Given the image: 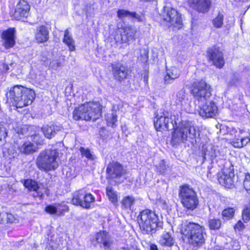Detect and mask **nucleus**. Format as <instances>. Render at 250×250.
Wrapping results in <instances>:
<instances>
[{
	"label": "nucleus",
	"instance_id": "f257e3e1",
	"mask_svg": "<svg viewBox=\"0 0 250 250\" xmlns=\"http://www.w3.org/2000/svg\"><path fill=\"white\" fill-rule=\"evenodd\" d=\"M154 125L155 129L160 131L174 129L171 139L173 146L186 144L187 142L193 145L196 143L197 135H199L191 123L183 121L178 114H172L162 110L156 113Z\"/></svg>",
	"mask_w": 250,
	"mask_h": 250
},
{
	"label": "nucleus",
	"instance_id": "f03ea898",
	"mask_svg": "<svg viewBox=\"0 0 250 250\" xmlns=\"http://www.w3.org/2000/svg\"><path fill=\"white\" fill-rule=\"evenodd\" d=\"M204 229L198 224L189 223L183 225L181 231L183 239L193 249H196L205 242Z\"/></svg>",
	"mask_w": 250,
	"mask_h": 250
},
{
	"label": "nucleus",
	"instance_id": "7ed1b4c3",
	"mask_svg": "<svg viewBox=\"0 0 250 250\" xmlns=\"http://www.w3.org/2000/svg\"><path fill=\"white\" fill-rule=\"evenodd\" d=\"M138 222L144 233L152 234L162 226V223L159 221L158 215L149 209L144 210L140 213Z\"/></svg>",
	"mask_w": 250,
	"mask_h": 250
},
{
	"label": "nucleus",
	"instance_id": "20e7f679",
	"mask_svg": "<svg viewBox=\"0 0 250 250\" xmlns=\"http://www.w3.org/2000/svg\"><path fill=\"white\" fill-rule=\"evenodd\" d=\"M60 162L59 152L56 149H47L42 151L36 159L38 167L46 172L57 168Z\"/></svg>",
	"mask_w": 250,
	"mask_h": 250
},
{
	"label": "nucleus",
	"instance_id": "39448f33",
	"mask_svg": "<svg viewBox=\"0 0 250 250\" xmlns=\"http://www.w3.org/2000/svg\"><path fill=\"white\" fill-rule=\"evenodd\" d=\"M101 106L97 103H87L76 108L73 113L75 120L94 121L101 116Z\"/></svg>",
	"mask_w": 250,
	"mask_h": 250
},
{
	"label": "nucleus",
	"instance_id": "423d86ee",
	"mask_svg": "<svg viewBox=\"0 0 250 250\" xmlns=\"http://www.w3.org/2000/svg\"><path fill=\"white\" fill-rule=\"evenodd\" d=\"M179 197L183 206L188 210H194L199 204L196 193L187 185L180 187Z\"/></svg>",
	"mask_w": 250,
	"mask_h": 250
},
{
	"label": "nucleus",
	"instance_id": "0eeeda50",
	"mask_svg": "<svg viewBox=\"0 0 250 250\" xmlns=\"http://www.w3.org/2000/svg\"><path fill=\"white\" fill-rule=\"evenodd\" d=\"M191 91L193 97L198 102L199 104H204L211 96L210 86L203 81L193 83Z\"/></svg>",
	"mask_w": 250,
	"mask_h": 250
},
{
	"label": "nucleus",
	"instance_id": "6e6552de",
	"mask_svg": "<svg viewBox=\"0 0 250 250\" xmlns=\"http://www.w3.org/2000/svg\"><path fill=\"white\" fill-rule=\"evenodd\" d=\"M246 133L243 129L232 128L228 132V140L234 147H243L250 142V138L243 135Z\"/></svg>",
	"mask_w": 250,
	"mask_h": 250
},
{
	"label": "nucleus",
	"instance_id": "1a4fd4ad",
	"mask_svg": "<svg viewBox=\"0 0 250 250\" xmlns=\"http://www.w3.org/2000/svg\"><path fill=\"white\" fill-rule=\"evenodd\" d=\"M161 16L165 21L169 23V26H172L178 29L182 27V21L181 15L174 8L165 6Z\"/></svg>",
	"mask_w": 250,
	"mask_h": 250
},
{
	"label": "nucleus",
	"instance_id": "9d476101",
	"mask_svg": "<svg viewBox=\"0 0 250 250\" xmlns=\"http://www.w3.org/2000/svg\"><path fill=\"white\" fill-rule=\"evenodd\" d=\"M24 87L21 85H15L11 87L6 93V97L13 104L17 107L18 106L22 105L23 102H21L20 99L24 92Z\"/></svg>",
	"mask_w": 250,
	"mask_h": 250
},
{
	"label": "nucleus",
	"instance_id": "9b49d317",
	"mask_svg": "<svg viewBox=\"0 0 250 250\" xmlns=\"http://www.w3.org/2000/svg\"><path fill=\"white\" fill-rule=\"evenodd\" d=\"M203 104H199L200 108L199 111V115L206 118H212L216 115L218 113V107L216 104L212 101L205 102Z\"/></svg>",
	"mask_w": 250,
	"mask_h": 250
},
{
	"label": "nucleus",
	"instance_id": "f8f14e48",
	"mask_svg": "<svg viewBox=\"0 0 250 250\" xmlns=\"http://www.w3.org/2000/svg\"><path fill=\"white\" fill-rule=\"evenodd\" d=\"M234 174L230 168H225L218 173L219 183L227 188H230L233 185V178Z\"/></svg>",
	"mask_w": 250,
	"mask_h": 250
},
{
	"label": "nucleus",
	"instance_id": "ddd939ff",
	"mask_svg": "<svg viewBox=\"0 0 250 250\" xmlns=\"http://www.w3.org/2000/svg\"><path fill=\"white\" fill-rule=\"evenodd\" d=\"M120 37L117 36L115 39L117 42H127L130 40H134L136 33V30L130 26H125L121 28Z\"/></svg>",
	"mask_w": 250,
	"mask_h": 250
},
{
	"label": "nucleus",
	"instance_id": "4468645a",
	"mask_svg": "<svg viewBox=\"0 0 250 250\" xmlns=\"http://www.w3.org/2000/svg\"><path fill=\"white\" fill-rule=\"evenodd\" d=\"M175 101L187 112L191 113L193 111L194 109L191 105L190 100L187 98L185 90H182L177 93Z\"/></svg>",
	"mask_w": 250,
	"mask_h": 250
},
{
	"label": "nucleus",
	"instance_id": "2eb2a0df",
	"mask_svg": "<svg viewBox=\"0 0 250 250\" xmlns=\"http://www.w3.org/2000/svg\"><path fill=\"white\" fill-rule=\"evenodd\" d=\"M30 5L24 0H20L16 6L14 16L18 20L27 17L30 11Z\"/></svg>",
	"mask_w": 250,
	"mask_h": 250
},
{
	"label": "nucleus",
	"instance_id": "dca6fc26",
	"mask_svg": "<svg viewBox=\"0 0 250 250\" xmlns=\"http://www.w3.org/2000/svg\"><path fill=\"white\" fill-rule=\"evenodd\" d=\"M106 172L108 178L110 179H117L122 176L123 168L119 163L112 162L108 165Z\"/></svg>",
	"mask_w": 250,
	"mask_h": 250
},
{
	"label": "nucleus",
	"instance_id": "f3484780",
	"mask_svg": "<svg viewBox=\"0 0 250 250\" xmlns=\"http://www.w3.org/2000/svg\"><path fill=\"white\" fill-rule=\"evenodd\" d=\"M208 57L213 64L218 68H222L224 64L223 53L218 48H214L208 51Z\"/></svg>",
	"mask_w": 250,
	"mask_h": 250
},
{
	"label": "nucleus",
	"instance_id": "a211bd4d",
	"mask_svg": "<svg viewBox=\"0 0 250 250\" xmlns=\"http://www.w3.org/2000/svg\"><path fill=\"white\" fill-rule=\"evenodd\" d=\"M190 6L195 10L205 13L207 12L211 5L210 0H189Z\"/></svg>",
	"mask_w": 250,
	"mask_h": 250
},
{
	"label": "nucleus",
	"instance_id": "6ab92c4d",
	"mask_svg": "<svg viewBox=\"0 0 250 250\" xmlns=\"http://www.w3.org/2000/svg\"><path fill=\"white\" fill-rule=\"evenodd\" d=\"M24 185L29 190L35 192L33 195L34 197L42 198L43 194L46 192V189L43 187H39L37 183L32 180H26Z\"/></svg>",
	"mask_w": 250,
	"mask_h": 250
},
{
	"label": "nucleus",
	"instance_id": "aec40b11",
	"mask_svg": "<svg viewBox=\"0 0 250 250\" xmlns=\"http://www.w3.org/2000/svg\"><path fill=\"white\" fill-rule=\"evenodd\" d=\"M35 40L38 43H43L49 39V31L45 25L38 26L35 33Z\"/></svg>",
	"mask_w": 250,
	"mask_h": 250
},
{
	"label": "nucleus",
	"instance_id": "412c9836",
	"mask_svg": "<svg viewBox=\"0 0 250 250\" xmlns=\"http://www.w3.org/2000/svg\"><path fill=\"white\" fill-rule=\"evenodd\" d=\"M96 239L97 243L102 244L105 249H110L113 243L111 237L106 231L97 233Z\"/></svg>",
	"mask_w": 250,
	"mask_h": 250
},
{
	"label": "nucleus",
	"instance_id": "4be33fe9",
	"mask_svg": "<svg viewBox=\"0 0 250 250\" xmlns=\"http://www.w3.org/2000/svg\"><path fill=\"white\" fill-rule=\"evenodd\" d=\"M23 91L24 92H22L23 94L20 100L23 102V104L21 106H18L17 108H22L31 104L35 98V92L32 89L25 87Z\"/></svg>",
	"mask_w": 250,
	"mask_h": 250
},
{
	"label": "nucleus",
	"instance_id": "5701e85b",
	"mask_svg": "<svg viewBox=\"0 0 250 250\" xmlns=\"http://www.w3.org/2000/svg\"><path fill=\"white\" fill-rule=\"evenodd\" d=\"M15 30L14 29H9L3 32L2 38L3 40V45L6 48L13 47L15 43L14 38Z\"/></svg>",
	"mask_w": 250,
	"mask_h": 250
},
{
	"label": "nucleus",
	"instance_id": "b1692460",
	"mask_svg": "<svg viewBox=\"0 0 250 250\" xmlns=\"http://www.w3.org/2000/svg\"><path fill=\"white\" fill-rule=\"evenodd\" d=\"M112 71L115 79L121 81L126 78L127 75V68L124 65L117 64L113 65Z\"/></svg>",
	"mask_w": 250,
	"mask_h": 250
},
{
	"label": "nucleus",
	"instance_id": "393cba45",
	"mask_svg": "<svg viewBox=\"0 0 250 250\" xmlns=\"http://www.w3.org/2000/svg\"><path fill=\"white\" fill-rule=\"evenodd\" d=\"M202 155L205 160H213L217 156L218 152L212 144L205 145L202 147Z\"/></svg>",
	"mask_w": 250,
	"mask_h": 250
},
{
	"label": "nucleus",
	"instance_id": "a878e982",
	"mask_svg": "<svg viewBox=\"0 0 250 250\" xmlns=\"http://www.w3.org/2000/svg\"><path fill=\"white\" fill-rule=\"evenodd\" d=\"M61 129V126L51 124L43 125L42 128V130L46 138L51 139L54 137L56 133L60 131Z\"/></svg>",
	"mask_w": 250,
	"mask_h": 250
},
{
	"label": "nucleus",
	"instance_id": "bb28decb",
	"mask_svg": "<svg viewBox=\"0 0 250 250\" xmlns=\"http://www.w3.org/2000/svg\"><path fill=\"white\" fill-rule=\"evenodd\" d=\"M180 75V70L176 67L173 66L167 69V74L165 77V83H171L174 80L178 78Z\"/></svg>",
	"mask_w": 250,
	"mask_h": 250
},
{
	"label": "nucleus",
	"instance_id": "cd10ccee",
	"mask_svg": "<svg viewBox=\"0 0 250 250\" xmlns=\"http://www.w3.org/2000/svg\"><path fill=\"white\" fill-rule=\"evenodd\" d=\"M20 152L24 154H32L37 150V145L29 141H27L19 146Z\"/></svg>",
	"mask_w": 250,
	"mask_h": 250
},
{
	"label": "nucleus",
	"instance_id": "c85d7f7f",
	"mask_svg": "<svg viewBox=\"0 0 250 250\" xmlns=\"http://www.w3.org/2000/svg\"><path fill=\"white\" fill-rule=\"evenodd\" d=\"M105 120L108 126H110L112 127H116L117 125V116L116 111L112 110L111 112L108 113L105 115Z\"/></svg>",
	"mask_w": 250,
	"mask_h": 250
},
{
	"label": "nucleus",
	"instance_id": "c756f323",
	"mask_svg": "<svg viewBox=\"0 0 250 250\" xmlns=\"http://www.w3.org/2000/svg\"><path fill=\"white\" fill-rule=\"evenodd\" d=\"M63 42L68 46L70 51L75 50V42L67 29L64 31Z\"/></svg>",
	"mask_w": 250,
	"mask_h": 250
},
{
	"label": "nucleus",
	"instance_id": "7c9ffc66",
	"mask_svg": "<svg viewBox=\"0 0 250 250\" xmlns=\"http://www.w3.org/2000/svg\"><path fill=\"white\" fill-rule=\"evenodd\" d=\"M159 242L162 246L170 247L174 244V240L169 232H166L162 235Z\"/></svg>",
	"mask_w": 250,
	"mask_h": 250
},
{
	"label": "nucleus",
	"instance_id": "2f4dec72",
	"mask_svg": "<svg viewBox=\"0 0 250 250\" xmlns=\"http://www.w3.org/2000/svg\"><path fill=\"white\" fill-rule=\"evenodd\" d=\"M84 197L82 199V207L85 208H89L90 207L91 204L95 201V198L90 193H87L84 190Z\"/></svg>",
	"mask_w": 250,
	"mask_h": 250
},
{
	"label": "nucleus",
	"instance_id": "473e14b6",
	"mask_svg": "<svg viewBox=\"0 0 250 250\" xmlns=\"http://www.w3.org/2000/svg\"><path fill=\"white\" fill-rule=\"evenodd\" d=\"M84 190L81 189L75 192L73 194L72 203L73 205L80 206L82 207V199L83 198Z\"/></svg>",
	"mask_w": 250,
	"mask_h": 250
},
{
	"label": "nucleus",
	"instance_id": "72a5a7b5",
	"mask_svg": "<svg viewBox=\"0 0 250 250\" xmlns=\"http://www.w3.org/2000/svg\"><path fill=\"white\" fill-rule=\"evenodd\" d=\"M106 195L109 200L114 205H116L118 202V196L116 191H115L111 187L106 188Z\"/></svg>",
	"mask_w": 250,
	"mask_h": 250
},
{
	"label": "nucleus",
	"instance_id": "f704fd0d",
	"mask_svg": "<svg viewBox=\"0 0 250 250\" xmlns=\"http://www.w3.org/2000/svg\"><path fill=\"white\" fill-rule=\"evenodd\" d=\"M135 202L134 198L130 196L125 197L122 200V208L125 209H131Z\"/></svg>",
	"mask_w": 250,
	"mask_h": 250
},
{
	"label": "nucleus",
	"instance_id": "c9c22d12",
	"mask_svg": "<svg viewBox=\"0 0 250 250\" xmlns=\"http://www.w3.org/2000/svg\"><path fill=\"white\" fill-rule=\"evenodd\" d=\"M80 151L83 157H85L89 160L93 161L96 158L93 152L87 148L81 147Z\"/></svg>",
	"mask_w": 250,
	"mask_h": 250
},
{
	"label": "nucleus",
	"instance_id": "e433bc0d",
	"mask_svg": "<svg viewBox=\"0 0 250 250\" xmlns=\"http://www.w3.org/2000/svg\"><path fill=\"white\" fill-rule=\"evenodd\" d=\"M208 224L210 229H218L221 226V221L219 219L209 218Z\"/></svg>",
	"mask_w": 250,
	"mask_h": 250
},
{
	"label": "nucleus",
	"instance_id": "4c0bfd02",
	"mask_svg": "<svg viewBox=\"0 0 250 250\" xmlns=\"http://www.w3.org/2000/svg\"><path fill=\"white\" fill-rule=\"evenodd\" d=\"M57 214L58 215H63L65 212L68 211V206L63 202L61 203H56Z\"/></svg>",
	"mask_w": 250,
	"mask_h": 250
},
{
	"label": "nucleus",
	"instance_id": "58836bf2",
	"mask_svg": "<svg viewBox=\"0 0 250 250\" xmlns=\"http://www.w3.org/2000/svg\"><path fill=\"white\" fill-rule=\"evenodd\" d=\"M235 209L233 208H228L225 209L222 212V215L224 218L229 220L234 216Z\"/></svg>",
	"mask_w": 250,
	"mask_h": 250
},
{
	"label": "nucleus",
	"instance_id": "ea45409f",
	"mask_svg": "<svg viewBox=\"0 0 250 250\" xmlns=\"http://www.w3.org/2000/svg\"><path fill=\"white\" fill-rule=\"evenodd\" d=\"M140 60L143 62H146L148 59V53H149L148 49L146 48H142L140 49Z\"/></svg>",
	"mask_w": 250,
	"mask_h": 250
},
{
	"label": "nucleus",
	"instance_id": "a19ab883",
	"mask_svg": "<svg viewBox=\"0 0 250 250\" xmlns=\"http://www.w3.org/2000/svg\"><path fill=\"white\" fill-rule=\"evenodd\" d=\"M132 15V12L125 10H119L117 12L118 17L121 20H124L126 18H130Z\"/></svg>",
	"mask_w": 250,
	"mask_h": 250
},
{
	"label": "nucleus",
	"instance_id": "79ce46f5",
	"mask_svg": "<svg viewBox=\"0 0 250 250\" xmlns=\"http://www.w3.org/2000/svg\"><path fill=\"white\" fill-rule=\"evenodd\" d=\"M242 218L243 221L247 223L250 220V206L245 207L243 210Z\"/></svg>",
	"mask_w": 250,
	"mask_h": 250
},
{
	"label": "nucleus",
	"instance_id": "37998d69",
	"mask_svg": "<svg viewBox=\"0 0 250 250\" xmlns=\"http://www.w3.org/2000/svg\"><path fill=\"white\" fill-rule=\"evenodd\" d=\"M223 23V16L219 14L213 21V24L215 27L220 28Z\"/></svg>",
	"mask_w": 250,
	"mask_h": 250
},
{
	"label": "nucleus",
	"instance_id": "c03bdc74",
	"mask_svg": "<svg viewBox=\"0 0 250 250\" xmlns=\"http://www.w3.org/2000/svg\"><path fill=\"white\" fill-rule=\"evenodd\" d=\"M242 79L238 74H233L232 76L231 80L229 81V84L235 86L238 85L241 83Z\"/></svg>",
	"mask_w": 250,
	"mask_h": 250
},
{
	"label": "nucleus",
	"instance_id": "a18cd8bd",
	"mask_svg": "<svg viewBox=\"0 0 250 250\" xmlns=\"http://www.w3.org/2000/svg\"><path fill=\"white\" fill-rule=\"evenodd\" d=\"M243 185L246 190L250 194V175L249 173L246 174Z\"/></svg>",
	"mask_w": 250,
	"mask_h": 250
},
{
	"label": "nucleus",
	"instance_id": "49530a36",
	"mask_svg": "<svg viewBox=\"0 0 250 250\" xmlns=\"http://www.w3.org/2000/svg\"><path fill=\"white\" fill-rule=\"evenodd\" d=\"M56 204H54L53 205H49L46 207L45 208V211L48 213L51 214H54L55 213L57 214V209H56Z\"/></svg>",
	"mask_w": 250,
	"mask_h": 250
},
{
	"label": "nucleus",
	"instance_id": "de8ad7c7",
	"mask_svg": "<svg viewBox=\"0 0 250 250\" xmlns=\"http://www.w3.org/2000/svg\"><path fill=\"white\" fill-rule=\"evenodd\" d=\"M156 168L160 173H164L167 169V166L164 161H161L159 164L158 166H156Z\"/></svg>",
	"mask_w": 250,
	"mask_h": 250
},
{
	"label": "nucleus",
	"instance_id": "09e8293b",
	"mask_svg": "<svg viewBox=\"0 0 250 250\" xmlns=\"http://www.w3.org/2000/svg\"><path fill=\"white\" fill-rule=\"evenodd\" d=\"M130 18L138 21H143L144 20V16L139 15L135 12H132V15Z\"/></svg>",
	"mask_w": 250,
	"mask_h": 250
},
{
	"label": "nucleus",
	"instance_id": "8fccbe9b",
	"mask_svg": "<svg viewBox=\"0 0 250 250\" xmlns=\"http://www.w3.org/2000/svg\"><path fill=\"white\" fill-rule=\"evenodd\" d=\"M3 214H4V217L6 216L7 222H8V223L15 222L16 219L13 214H12L11 213H3Z\"/></svg>",
	"mask_w": 250,
	"mask_h": 250
},
{
	"label": "nucleus",
	"instance_id": "3c124183",
	"mask_svg": "<svg viewBox=\"0 0 250 250\" xmlns=\"http://www.w3.org/2000/svg\"><path fill=\"white\" fill-rule=\"evenodd\" d=\"M7 136L6 128L3 125H0V141Z\"/></svg>",
	"mask_w": 250,
	"mask_h": 250
},
{
	"label": "nucleus",
	"instance_id": "603ef678",
	"mask_svg": "<svg viewBox=\"0 0 250 250\" xmlns=\"http://www.w3.org/2000/svg\"><path fill=\"white\" fill-rule=\"evenodd\" d=\"M31 137L33 138V141L36 144H41L42 142V139L41 137H40V136L38 134H35L31 136Z\"/></svg>",
	"mask_w": 250,
	"mask_h": 250
},
{
	"label": "nucleus",
	"instance_id": "864d4df0",
	"mask_svg": "<svg viewBox=\"0 0 250 250\" xmlns=\"http://www.w3.org/2000/svg\"><path fill=\"white\" fill-rule=\"evenodd\" d=\"M244 225L243 223L241 221H239L234 227L235 229L238 230H241L243 229H244Z\"/></svg>",
	"mask_w": 250,
	"mask_h": 250
},
{
	"label": "nucleus",
	"instance_id": "5fc2aeb1",
	"mask_svg": "<svg viewBox=\"0 0 250 250\" xmlns=\"http://www.w3.org/2000/svg\"><path fill=\"white\" fill-rule=\"evenodd\" d=\"M50 66L54 69H56L57 67H60L61 66V62L57 61H53L50 62Z\"/></svg>",
	"mask_w": 250,
	"mask_h": 250
},
{
	"label": "nucleus",
	"instance_id": "6e6d98bb",
	"mask_svg": "<svg viewBox=\"0 0 250 250\" xmlns=\"http://www.w3.org/2000/svg\"><path fill=\"white\" fill-rule=\"evenodd\" d=\"M0 66H2L3 69H1V71L3 72H6L9 70L8 66L5 64V63H2Z\"/></svg>",
	"mask_w": 250,
	"mask_h": 250
},
{
	"label": "nucleus",
	"instance_id": "4d7b16f0",
	"mask_svg": "<svg viewBox=\"0 0 250 250\" xmlns=\"http://www.w3.org/2000/svg\"><path fill=\"white\" fill-rule=\"evenodd\" d=\"M150 250H159L158 247L155 244H151L150 246Z\"/></svg>",
	"mask_w": 250,
	"mask_h": 250
},
{
	"label": "nucleus",
	"instance_id": "13d9d810",
	"mask_svg": "<svg viewBox=\"0 0 250 250\" xmlns=\"http://www.w3.org/2000/svg\"><path fill=\"white\" fill-rule=\"evenodd\" d=\"M121 250H125V248L123 247L121 249ZM127 250H134V249L133 247H127Z\"/></svg>",
	"mask_w": 250,
	"mask_h": 250
},
{
	"label": "nucleus",
	"instance_id": "bf43d9fd",
	"mask_svg": "<svg viewBox=\"0 0 250 250\" xmlns=\"http://www.w3.org/2000/svg\"><path fill=\"white\" fill-rule=\"evenodd\" d=\"M144 79H145V81H147V78H146V77L144 78Z\"/></svg>",
	"mask_w": 250,
	"mask_h": 250
}]
</instances>
